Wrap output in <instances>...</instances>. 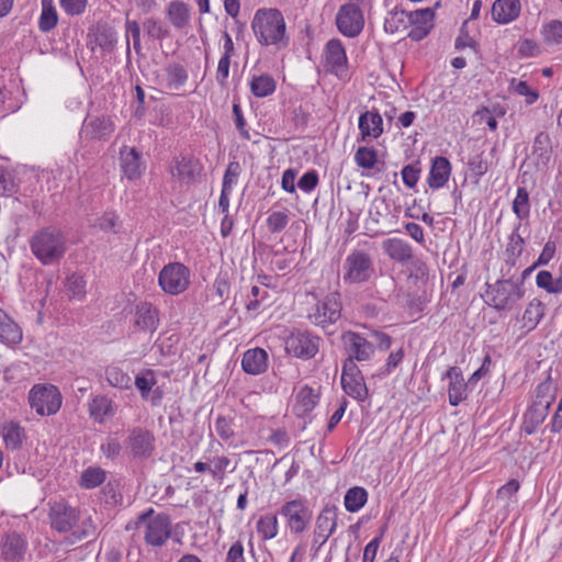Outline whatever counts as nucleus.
Instances as JSON below:
<instances>
[{"label":"nucleus","instance_id":"obj_1","mask_svg":"<svg viewBox=\"0 0 562 562\" xmlns=\"http://www.w3.org/2000/svg\"><path fill=\"white\" fill-rule=\"evenodd\" d=\"M252 32L260 45L277 49L289 45L286 23L280 10L274 8L258 9L251 22Z\"/></svg>","mask_w":562,"mask_h":562},{"label":"nucleus","instance_id":"obj_2","mask_svg":"<svg viewBox=\"0 0 562 562\" xmlns=\"http://www.w3.org/2000/svg\"><path fill=\"white\" fill-rule=\"evenodd\" d=\"M32 254L43 265L59 262L66 251L64 235L54 228H44L33 235L30 241Z\"/></svg>","mask_w":562,"mask_h":562},{"label":"nucleus","instance_id":"obj_3","mask_svg":"<svg viewBox=\"0 0 562 562\" xmlns=\"http://www.w3.org/2000/svg\"><path fill=\"white\" fill-rule=\"evenodd\" d=\"M524 290L520 284L510 280H497L493 284L486 283V291L483 294L485 304L497 312L512 311L522 299Z\"/></svg>","mask_w":562,"mask_h":562},{"label":"nucleus","instance_id":"obj_4","mask_svg":"<svg viewBox=\"0 0 562 562\" xmlns=\"http://www.w3.org/2000/svg\"><path fill=\"white\" fill-rule=\"evenodd\" d=\"M143 529L145 542L151 547H161L171 535V520L167 514H155L153 508L140 514L136 522Z\"/></svg>","mask_w":562,"mask_h":562},{"label":"nucleus","instance_id":"obj_5","mask_svg":"<svg viewBox=\"0 0 562 562\" xmlns=\"http://www.w3.org/2000/svg\"><path fill=\"white\" fill-rule=\"evenodd\" d=\"M27 402L38 416H53L61 407L63 395L54 384L37 383L30 389Z\"/></svg>","mask_w":562,"mask_h":562},{"label":"nucleus","instance_id":"obj_6","mask_svg":"<svg viewBox=\"0 0 562 562\" xmlns=\"http://www.w3.org/2000/svg\"><path fill=\"white\" fill-rule=\"evenodd\" d=\"M375 273L372 257L364 250H351L342 266V280L346 284L355 285L370 281Z\"/></svg>","mask_w":562,"mask_h":562},{"label":"nucleus","instance_id":"obj_7","mask_svg":"<svg viewBox=\"0 0 562 562\" xmlns=\"http://www.w3.org/2000/svg\"><path fill=\"white\" fill-rule=\"evenodd\" d=\"M285 520V527L291 535H301L311 526L313 509L306 497L300 496L286 501L279 510Z\"/></svg>","mask_w":562,"mask_h":562},{"label":"nucleus","instance_id":"obj_8","mask_svg":"<svg viewBox=\"0 0 562 562\" xmlns=\"http://www.w3.org/2000/svg\"><path fill=\"white\" fill-rule=\"evenodd\" d=\"M190 269L181 262L166 265L158 274V285L168 295H179L190 285Z\"/></svg>","mask_w":562,"mask_h":562},{"label":"nucleus","instance_id":"obj_9","mask_svg":"<svg viewBox=\"0 0 562 562\" xmlns=\"http://www.w3.org/2000/svg\"><path fill=\"white\" fill-rule=\"evenodd\" d=\"M341 315L340 295L337 292L328 293L313 306L307 318L310 322L322 328L335 324Z\"/></svg>","mask_w":562,"mask_h":562},{"label":"nucleus","instance_id":"obj_10","mask_svg":"<svg viewBox=\"0 0 562 562\" xmlns=\"http://www.w3.org/2000/svg\"><path fill=\"white\" fill-rule=\"evenodd\" d=\"M323 58L326 71L340 80H347L349 78L348 57L340 40L331 38L326 43Z\"/></svg>","mask_w":562,"mask_h":562},{"label":"nucleus","instance_id":"obj_11","mask_svg":"<svg viewBox=\"0 0 562 562\" xmlns=\"http://www.w3.org/2000/svg\"><path fill=\"white\" fill-rule=\"evenodd\" d=\"M319 341L321 338L310 331L295 330L285 339V351L295 358L311 359L318 352Z\"/></svg>","mask_w":562,"mask_h":562},{"label":"nucleus","instance_id":"obj_12","mask_svg":"<svg viewBox=\"0 0 562 562\" xmlns=\"http://www.w3.org/2000/svg\"><path fill=\"white\" fill-rule=\"evenodd\" d=\"M336 26L346 37H357L363 30L364 19L361 9L356 3L342 4L336 14Z\"/></svg>","mask_w":562,"mask_h":562},{"label":"nucleus","instance_id":"obj_13","mask_svg":"<svg viewBox=\"0 0 562 562\" xmlns=\"http://www.w3.org/2000/svg\"><path fill=\"white\" fill-rule=\"evenodd\" d=\"M341 386L346 394L363 402L368 397L364 379L355 362L346 360L341 372Z\"/></svg>","mask_w":562,"mask_h":562},{"label":"nucleus","instance_id":"obj_14","mask_svg":"<svg viewBox=\"0 0 562 562\" xmlns=\"http://www.w3.org/2000/svg\"><path fill=\"white\" fill-rule=\"evenodd\" d=\"M50 526L58 532H69L79 520V510L64 501L55 502L49 509Z\"/></svg>","mask_w":562,"mask_h":562},{"label":"nucleus","instance_id":"obj_15","mask_svg":"<svg viewBox=\"0 0 562 562\" xmlns=\"http://www.w3.org/2000/svg\"><path fill=\"white\" fill-rule=\"evenodd\" d=\"M126 443L134 458L147 459L155 450V436L147 429L135 427L130 430Z\"/></svg>","mask_w":562,"mask_h":562},{"label":"nucleus","instance_id":"obj_16","mask_svg":"<svg viewBox=\"0 0 562 562\" xmlns=\"http://www.w3.org/2000/svg\"><path fill=\"white\" fill-rule=\"evenodd\" d=\"M345 350L348 355L346 360L368 361L374 353V346L368 341L362 335L355 331H347L342 336Z\"/></svg>","mask_w":562,"mask_h":562},{"label":"nucleus","instance_id":"obj_17","mask_svg":"<svg viewBox=\"0 0 562 562\" xmlns=\"http://www.w3.org/2000/svg\"><path fill=\"white\" fill-rule=\"evenodd\" d=\"M358 128L360 142H370L378 139L384 133L383 119L379 111L367 110L358 119Z\"/></svg>","mask_w":562,"mask_h":562},{"label":"nucleus","instance_id":"obj_18","mask_svg":"<svg viewBox=\"0 0 562 562\" xmlns=\"http://www.w3.org/2000/svg\"><path fill=\"white\" fill-rule=\"evenodd\" d=\"M120 167L123 176L130 181L139 179L146 169L142 154L130 146L120 149Z\"/></svg>","mask_w":562,"mask_h":562},{"label":"nucleus","instance_id":"obj_19","mask_svg":"<svg viewBox=\"0 0 562 562\" xmlns=\"http://www.w3.org/2000/svg\"><path fill=\"white\" fill-rule=\"evenodd\" d=\"M448 380V396L451 406H458L467 396L468 382H464L462 371L459 367H450L441 376Z\"/></svg>","mask_w":562,"mask_h":562},{"label":"nucleus","instance_id":"obj_20","mask_svg":"<svg viewBox=\"0 0 562 562\" xmlns=\"http://www.w3.org/2000/svg\"><path fill=\"white\" fill-rule=\"evenodd\" d=\"M218 448H222V445L220 442L212 440L210 442L209 448L203 452L202 459L211 461V463L213 464V465H211L212 477L215 481L223 483L226 472H229V473L234 472L236 469V465L231 467L232 461L226 456L213 457L212 452H218Z\"/></svg>","mask_w":562,"mask_h":562},{"label":"nucleus","instance_id":"obj_21","mask_svg":"<svg viewBox=\"0 0 562 562\" xmlns=\"http://www.w3.org/2000/svg\"><path fill=\"white\" fill-rule=\"evenodd\" d=\"M114 132V124L106 116H91L85 120L81 136L90 139H103Z\"/></svg>","mask_w":562,"mask_h":562},{"label":"nucleus","instance_id":"obj_22","mask_svg":"<svg viewBox=\"0 0 562 562\" xmlns=\"http://www.w3.org/2000/svg\"><path fill=\"white\" fill-rule=\"evenodd\" d=\"M26 550V539L16 532L8 533L1 543V555L5 562L22 561Z\"/></svg>","mask_w":562,"mask_h":562},{"label":"nucleus","instance_id":"obj_23","mask_svg":"<svg viewBox=\"0 0 562 562\" xmlns=\"http://www.w3.org/2000/svg\"><path fill=\"white\" fill-rule=\"evenodd\" d=\"M337 527V515L331 508H324L316 518L314 529V543L323 546L334 533Z\"/></svg>","mask_w":562,"mask_h":562},{"label":"nucleus","instance_id":"obj_24","mask_svg":"<svg viewBox=\"0 0 562 562\" xmlns=\"http://www.w3.org/2000/svg\"><path fill=\"white\" fill-rule=\"evenodd\" d=\"M411 18L408 37L413 41H420L432 29L434 12L430 9L416 10L411 12Z\"/></svg>","mask_w":562,"mask_h":562},{"label":"nucleus","instance_id":"obj_25","mask_svg":"<svg viewBox=\"0 0 562 562\" xmlns=\"http://www.w3.org/2000/svg\"><path fill=\"white\" fill-rule=\"evenodd\" d=\"M268 352L259 347L248 349L241 358V368L247 374L259 375L268 369Z\"/></svg>","mask_w":562,"mask_h":562},{"label":"nucleus","instance_id":"obj_26","mask_svg":"<svg viewBox=\"0 0 562 562\" xmlns=\"http://www.w3.org/2000/svg\"><path fill=\"white\" fill-rule=\"evenodd\" d=\"M23 340L21 326L0 308V342L7 347H15Z\"/></svg>","mask_w":562,"mask_h":562},{"label":"nucleus","instance_id":"obj_27","mask_svg":"<svg viewBox=\"0 0 562 562\" xmlns=\"http://www.w3.org/2000/svg\"><path fill=\"white\" fill-rule=\"evenodd\" d=\"M520 11L521 3L519 0H495L491 9V15L497 24H508L519 16Z\"/></svg>","mask_w":562,"mask_h":562},{"label":"nucleus","instance_id":"obj_28","mask_svg":"<svg viewBox=\"0 0 562 562\" xmlns=\"http://www.w3.org/2000/svg\"><path fill=\"white\" fill-rule=\"evenodd\" d=\"M114 402L105 395H95L88 402L90 418L97 424H103L115 415Z\"/></svg>","mask_w":562,"mask_h":562},{"label":"nucleus","instance_id":"obj_29","mask_svg":"<svg viewBox=\"0 0 562 562\" xmlns=\"http://www.w3.org/2000/svg\"><path fill=\"white\" fill-rule=\"evenodd\" d=\"M451 175V164L446 157H435L431 161L429 175L427 178L428 186L438 190L446 186Z\"/></svg>","mask_w":562,"mask_h":562},{"label":"nucleus","instance_id":"obj_30","mask_svg":"<svg viewBox=\"0 0 562 562\" xmlns=\"http://www.w3.org/2000/svg\"><path fill=\"white\" fill-rule=\"evenodd\" d=\"M382 249L390 259L400 263H406L413 258L412 246L401 238L393 237L383 240Z\"/></svg>","mask_w":562,"mask_h":562},{"label":"nucleus","instance_id":"obj_31","mask_svg":"<svg viewBox=\"0 0 562 562\" xmlns=\"http://www.w3.org/2000/svg\"><path fill=\"white\" fill-rule=\"evenodd\" d=\"M159 324L158 311L148 302H140L135 310V325L146 331H155Z\"/></svg>","mask_w":562,"mask_h":562},{"label":"nucleus","instance_id":"obj_32","mask_svg":"<svg viewBox=\"0 0 562 562\" xmlns=\"http://www.w3.org/2000/svg\"><path fill=\"white\" fill-rule=\"evenodd\" d=\"M202 168L200 162L193 157L182 156L177 158L175 166L171 167L172 177L180 181H191L200 175Z\"/></svg>","mask_w":562,"mask_h":562},{"label":"nucleus","instance_id":"obj_33","mask_svg":"<svg viewBox=\"0 0 562 562\" xmlns=\"http://www.w3.org/2000/svg\"><path fill=\"white\" fill-rule=\"evenodd\" d=\"M248 86L250 92L259 99L273 94L277 89V82L269 74H250Z\"/></svg>","mask_w":562,"mask_h":562},{"label":"nucleus","instance_id":"obj_34","mask_svg":"<svg viewBox=\"0 0 562 562\" xmlns=\"http://www.w3.org/2000/svg\"><path fill=\"white\" fill-rule=\"evenodd\" d=\"M550 408L543 405L530 403L522 416V429L527 435L536 432L538 427L544 422Z\"/></svg>","mask_w":562,"mask_h":562},{"label":"nucleus","instance_id":"obj_35","mask_svg":"<svg viewBox=\"0 0 562 562\" xmlns=\"http://www.w3.org/2000/svg\"><path fill=\"white\" fill-rule=\"evenodd\" d=\"M166 14L171 25L177 30H182L190 23L191 11L183 1H171L167 7Z\"/></svg>","mask_w":562,"mask_h":562},{"label":"nucleus","instance_id":"obj_36","mask_svg":"<svg viewBox=\"0 0 562 562\" xmlns=\"http://www.w3.org/2000/svg\"><path fill=\"white\" fill-rule=\"evenodd\" d=\"M0 434L5 448L11 450L19 449L25 439L24 428L19 423L13 420L5 422L1 426Z\"/></svg>","mask_w":562,"mask_h":562},{"label":"nucleus","instance_id":"obj_37","mask_svg":"<svg viewBox=\"0 0 562 562\" xmlns=\"http://www.w3.org/2000/svg\"><path fill=\"white\" fill-rule=\"evenodd\" d=\"M317 402L318 395L312 387L305 385L296 394L293 411L297 417H305L315 408Z\"/></svg>","mask_w":562,"mask_h":562},{"label":"nucleus","instance_id":"obj_38","mask_svg":"<svg viewBox=\"0 0 562 562\" xmlns=\"http://www.w3.org/2000/svg\"><path fill=\"white\" fill-rule=\"evenodd\" d=\"M104 376L106 382L119 390H130L132 387V378L119 364L112 363L104 369Z\"/></svg>","mask_w":562,"mask_h":562},{"label":"nucleus","instance_id":"obj_39","mask_svg":"<svg viewBox=\"0 0 562 562\" xmlns=\"http://www.w3.org/2000/svg\"><path fill=\"white\" fill-rule=\"evenodd\" d=\"M544 311L546 306L541 301L537 299L530 301L522 314V328L526 331L533 330L542 319Z\"/></svg>","mask_w":562,"mask_h":562},{"label":"nucleus","instance_id":"obj_40","mask_svg":"<svg viewBox=\"0 0 562 562\" xmlns=\"http://www.w3.org/2000/svg\"><path fill=\"white\" fill-rule=\"evenodd\" d=\"M555 394L557 387L551 378L548 376L535 389L531 403L543 405L550 408L555 400Z\"/></svg>","mask_w":562,"mask_h":562},{"label":"nucleus","instance_id":"obj_41","mask_svg":"<svg viewBox=\"0 0 562 562\" xmlns=\"http://www.w3.org/2000/svg\"><path fill=\"white\" fill-rule=\"evenodd\" d=\"M411 22V12L395 9L387 13L384 20V30L387 33L394 34L406 30Z\"/></svg>","mask_w":562,"mask_h":562},{"label":"nucleus","instance_id":"obj_42","mask_svg":"<svg viewBox=\"0 0 562 562\" xmlns=\"http://www.w3.org/2000/svg\"><path fill=\"white\" fill-rule=\"evenodd\" d=\"M41 7L38 29L42 32H49L58 22V13L55 8L54 0H41Z\"/></svg>","mask_w":562,"mask_h":562},{"label":"nucleus","instance_id":"obj_43","mask_svg":"<svg viewBox=\"0 0 562 562\" xmlns=\"http://www.w3.org/2000/svg\"><path fill=\"white\" fill-rule=\"evenodd\" d=\"M521 226H522V223H520V222L515 224L513 232L508 237V243L506 246V255H507L508 261H510L513 265L521 256V254L524 251V247H525V239L520 234Z\"/></svg>","mask_w":562,"mask_h":562},{"label":"nucleus","instance_id":"obj_44","mask_svg":"<svg viewBox=\"0 0 562 562\" xmlns=\"http://www.w3.org/2000/svg\"><path fill=\"white\" fill-rule=\"evenodd\" d=\"M368 502V492L366 488L355 486L349 488L344 497V505L347 512L357 513Z\"/></svg>","mask_w":562,"mask_h":562},{"label":"nucleus","instance_id":"obj_45","mask_svg":"<svg viewBox=\"0 0 562 562\" xmlns=\"http://www.w3.org/2000/svg\"><path fill=\"white\" fill-rule=\"evenodd\" d=\"M256 530L263 541L271 540L278 536L279 521L276 514L261 516L256 524Z\"/></svg>","mask_w":562,"mask_h":562},{"label":"nucleus","instance_id":"obj_46","mask_svg":"<svg viewBox=\"0 0 562 562\" xmlns=\"http://www.w3.org/2000/svg\"><path fill=\"white\" fill-rule=\"evenodd\" d=\"M106 480V471L100 467H88L80 475L79 485L86 490H92Z\"/></svg>","mask_w":562,"mask_h":562},{"label":"nucleus","instance_id":"obj_47","mask_svg":"<svg viewBox=\"0 0 562 562\" xmlns=\"http://www.w3.org/2000/svg\"><path fill=\"white\" fill-rule=\"evenodd\" d=\"M232 112L234 125L239 134V137L244 140H252L254 143H258V140L252 139V136H258L259 134L255 131H251V128L248 126L243 113V109L238 102L233 103Z\"/></svg>","mask_w":562,"mask_h":562},{"label":"nucleus","instance_id":"obj_48","mask_svg":"<svg viewBox=\"0 0 562 562\" xmlns=\"http://www.w3.org/2000/svg\"><path fill=\"white\" fill-rule=\"evenodd\" d=\"M101 499L108 506H119L123 503L119 480H109L101 490Z\"/></svg>","mask_w":562,"mask_h":562},{"label":"nucleus","instance_id":"obj_49","mask_svg":"<svg viewBox=\"0 0 562 562\" xmlns=\"http://www.w3.org/2000/svg\"><path fill=\"white\" fill-rule=\"evenodd\" d=\"M513 212L521 223L530 215L529 193L525 187H518L513 201Z\"/></svg>","mask_w":562,"mask_h":562},{"label":"nucleus","instance_id":"obj_50","mask_svg":"<svg viewBox=\"0 0 562 562\" xmlns=\"http://www.w3.org/2000/svg\"><path fill=\"white\" fill-rule=\"evenodd\" d=\"M188 77L189 76L187 69L180 64H170L166 68L167 86L170 89L178 90L183 87L188 80Z\"/></svg>","mask_w":562,"mask_h":562},{"label":"nucleus","instance_id":"obj_51","mask_svg":"<svg viewBox=\"0 0 562 562\" xmlns=\"http://www.w3.org/2000/svg\"><path fill=\"white\" fill-rule=\"evenodd\" d=\"M509 89L516 94L525 98L527 105H532L539 99L538 91L528 85L527 81L513 78L509 82Z\"/></svg>","mask_w":562,"mask_h":562},{"label":"nucleus","instance_id":"obj_52","mask_svg":"<svg viewBox=\"0 0 562 562\" xmlns=\"http://www.w3.org/2000/svg\"><path fill=\"white\" fill-rule=\"evenodd\" d=\"M355 162L362 169H372L378 162V151L373 147L361 146L355 153Z\"/></svg>","mask_w":562,"mask_h":562},{"label":"nucleus","instance_id":"obj_53","mask_svg":"<svg viewBox=\"0 0 562 562\" xmlns=\"http://www.w3.org/2000/svg\"><path fill=\"white\" fill-rule=\"evenodd\" d=\"M289 214L290 212L286 209L270 212L266 220L269 232L272 234L282 232L290 222Z\"/></svg>","mask_w":562,"mask_h":562},{"label":"nucleus","instance_id":"obj_54","mask_svg":"<svg viewBox=\"0 0 562 562\" xmlns=\"http://www.w3.org/2000/svg\"><path fill=\"white\" fill-rule=\"evenodd\" d=\"M146 34L154 40L164 41L170 36L168 27L159 20L148 18L143 22Z\"/></svg>","mask_w":562,"mask_h":562},{"label":"nucleus","instance_id":"obj_55","mask_svg":"<svg viewBox=\"0 0 562 562\" xmlns=\"http://www.w3.org/2000/svg\"><path fill=\"white\" fill-rule=\"evenodd\" d=\"M134 383L140 393V397L144 400L149 397L151 389L157 384V380L153 370H145L136 375Z\"/></svg>","mask_w":562,"mask_h":562},{"label":"nucleus","instance_id":"obj_56","mask_svg":"<svg viewBox=\"0 0 562 562\" xmlns=\"http://www.w3.org/2000/svg\"><path fill=\"white\" fill-rule=\"evenodd\" d=\"M536 283L549 293L558 294L562 292V279H553L552 273L547 270L538 272Z\"/></svg>","mask_w":562,"mask_h":562},{"label":"nucleus","instance_id":"obj_57","mask_svg":"<svg viewBox=\"0 0 562 562\" xmlns=\"http://www.w3.org/2000/svg\"><path fill=\"white\" fill-rule=\"evenodd\" d=\"M268 297V290L258 285H254L250 291V295L248 297V302L246 303V308L248 312L254 314H259L262 305L265 304Z\"/></svg>","mask_w":562,"mask_h":562},{"label":"nucleus","instance_id":"obj_58","mask_svg":"<svg viewBox=\"0 0 562 562\" xmlns=\"http://www.w3.org/2000/svg\"><path fill=\"white\" fill-rule=\"evenodd\" d=\"M541 33L548 44H562V22L552 20L542 26Z\"/></svg>","mask_w":562,"mask_h":562},{"label":"nucleus","instance_id":"obj_59","mask_svg":"<svg viewBox=\"0 0 562 562\" xmlns=\"http://www.w3.org/2000/svg\"><path fill=\"white\" fill-rule=\"evenodd\" d=\"M100 450L106 459L115 460L120 457L123 447L119 437L109 436L104 442L101 443Z\"/></svg>","mask_w":562,"mask_h":562},{"label":"nucleus","instance_id":"obj_60","mask_svg":"<svg viewBox=\"0 0 562 562\" xmlns=\"http://www.w3.org/2000/svg\"><path fill=\"white\" fill-rule=\"evenodd\" d=\"M87 282L83 277L78 274H72L67 279V291L72 297L81 299L86 293Z\"/></svg>","mask_w":562,"mask_h":562},{"label":"nucleus","instance_id":"obj_61","mask_svg":"<svg viewBox=\"0 0 562 562\" xmlns=\"http://www.w3.org/2000/svg\"><path fill=\"white\" fill-rule=\"evenodd\" d=\"M468 168L471 177L479 181L487 172L488 165L481 155H475L469 159Z\"/></svg>","mask_w":562,"mask_h":562},{"label":"nucleus","instance_id":"obj_62","mask_svg":"<svg viewBox=\"0 0 562 562\" xmlns=\"http://www.w3.org/2000/svg\"><path fill=\"white\" fill-rule=\"evenodd\" d=\"M60 8L68 15H80L85 12L88 0H59Z\"/></svg>","mask_w":562,"mask_h":562},{"label":"nucleus","instance_id":"obj_63","mask_svg":"<svg viewBox=\"0 0 562 562\" xmlns=\"http://www.w3.org/2000/svg\"><path fill=\"white\" fill-rule=\"evenodd\" d=\"M319 178L316 170L306 171L299 180L297 187L305 193H311L318 184Z\"/></svg>","mask_w":562,"mask_h":562},{"label":"nucleus","instance_id":"obj_64","mask_svg":"<svg viewBox=\"0 0 562 562\" xmlns=\"http://www.w3.org/2000/svg\"><path fill=\"white\" fill-rule=\"evenodd\" d=\"M215 431L222 440L227 441L234 436L232 422L229 418L218 416L215 420Z\"/></svg>","mask_w":562,"mask_h":562}]
</instances>
